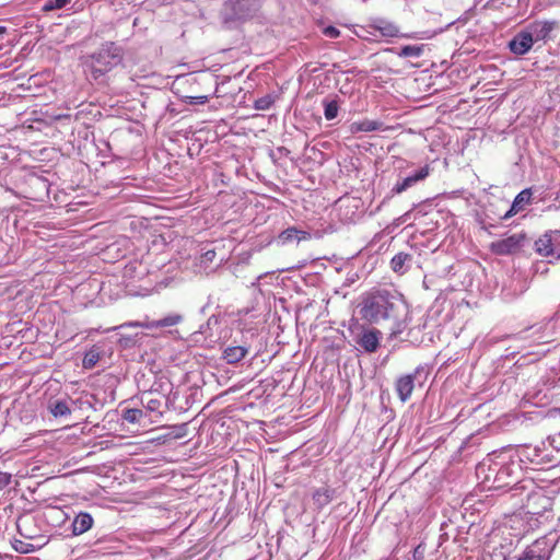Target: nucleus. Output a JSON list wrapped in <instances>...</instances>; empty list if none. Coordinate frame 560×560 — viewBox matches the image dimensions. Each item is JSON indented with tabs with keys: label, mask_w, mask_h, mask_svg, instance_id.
Returning <instances> with one entry per match:
<instances>
[{
	"label": "nucleus",
	"mask_w": 560,
	"mask_h": 560,
	"mask_svg": "<svg viewBox=\"0 0 560 560\" xmlns=\"http://www.w3.org/2000/svg\"><path fill=\"white\" fill-rule=\"evenodd\" d=\"M424 46L423 45H406L401 47L398 56L399 57H420L423 54Z\"/></svg>",
	"instance_id": "4be33fe9"
},
{
	"label": "nucleus",
	"mask_w": 560,
	"mask_h": 560,
	"mask_svg": "<svg viewBox=\"0 0 560 560\" xmlns=\"http://www.w3.org/2000/svg\"><path fill=\"white\" fill-rule=\"evenodd\" d=\"M395 294L384 288H372L361 296V318L370 324L388 320L395 316Z\"/></svg>",
	"instance_id": "f257e3e1"
},
{
	"label": "nucleus",
	"mask_w": 560,
	"mask_h": 560,
	"mask_svg": "<svg viewBox=\"0 0 560 560\" xmlns=\"http://www.w3.org/2000/svg\"><path fill=\"white\" fill-rule=\"evenodd\" d=\"M142 416V411L139 410V409H128L126 412H125V416L124 418L129 421V422H137L139 421V419L141 418Z\"/></svg>",
	"instance_id": "cd10ccee"
},
{
	"label": "nucleus",
	"mask_w": 560,
	"mask_h": 560,
	"mask_svg": "<svg viewBox=\"0 0 560 560\" xmlns=\"http://www.w3.org/2000/svg\"><path fill=\"white\" fill-rule=\"evenodd\" d=\"M415 388V376L412 374H407L399 377L396 382V390L398 397L401 401H407L413 392Z\"/></svg>",
	"instance_id": "ddd939ff"
},
{
	"label": "nucleus",
	"mask_w": 560,
	"mask_h": 560,
	"mask_svg": "<svg viewBox=\"0 0 560 560\" xmlns=\"http://www.w3.org/2000/svg\"><path fill=\"white\" fill-rule=\"evenodd\" d=\"M381 331L377 329H370L361 336L359 345L366 352H375L380 346Z\"/></svg>",
	"instance_id": "4468645a"
},
{
	"label": "nucleus",
	"mask_w": 560,
	"mask_h": 560,
	"mask_svg": "<svg viewBox=\"0 0 560 560\" xmlns=\"http://www.w3.org/2000/svg\"><path fill=\"white\" fill-rule=\"evenodd\" d=\"M91 58L92 75L94 79H97L121 62L122 51L114 42H106Z\"/></svg>",
	"instance_id": "f03ea898"
},
{
	"label": "nucleus",
	"mask_w": 560,
	"mask_h": 560,
	"mask_svg": "<svg viewBox=\"0 0 560 560\" xmlns=\"http://www.w3.org/2000/svg\"><path fill=\"white\" fill-rule=\"evenodd\" d=\"M273 103H275V97L270 94H267V95L256 100L254 103V107L258 110H267L273 105Z\"/></svg>",
	"instance_id": "393cba45"
},
{
	"label": "nucleus",
	"mask_w": 560,
	"mask_h": 560,
	"mask_svg": "<svg viewBox=\"0 0 560 560\" xmlns=\"http://www.w3.org/2000/svg\"><path fill=\"white\" fill-rule=\"evenodd\" d=\"M71 0H47L44 4V11L59 10L66 7Z\"/></svg>",
	"instance_id": "a878e982"
},
{
	"label": "nucleus",
	"mask_w": 560,
	"mask_h": 560,
	"mask_svg": "<svg viewBox=\"0 0 560 560\" xmlns=\"http://www.w3.org/2000/svg\"><path fill=\"white\" fill-rule=\"evenodd\" d=\"M517 560H545V556L536 547H527Z\"/></svg>",
	"instance_id": "5701e85b"
},
{
	"label": "nucleus",
	"mask_w": 560,
	"mask_h": 560,
	"mask_svg": "<svg viewBox=\"0 0 560 560\" xmlns=\"http://www.w3.org/2000/svg\"><path fill=\"white\" fill-rule=\"evenodd\" d=\"M187 102L189 104H206L208 102V96L207 95L187 96Z\"/></svg>",
	"instance_id": "7c9ffc66"
},
{
	"label": "nucleus",
	"mask_w": 560,
	"mask_h": 560,
	"mask_svg": "<svg viewBox=\"0 0 560 560\" xmlns=\"http://www.w3.org/2000/svg\"><path fill=\"white\" fill-rule=\"evenodd\" d=\"M248 353V349L243 346H233L229 347L223 352V358L229 364H235L242 361L246 354Z\"/></svg>",
	"instance_id": "dca6fc26"
},
{
	"label": "nucleus",
	"mask_w": 560,
	"mask_h": 560,
	"mask_svg": "<svg viewBox=\"0 0 560 560\" xmlns=\"http://www.w3.org/2000/svg\"><path fill=\"white\" fill-rule=\"evenodd\" d=\"M311 237H312L311 233H308L306 231L299 230L295 226H290V228L283 230L278 235V241L284 245V244L291 243L293 241H296V242L310 241Z\"/></svg>",
	"instance_id": "f8f14e48"
},
{
	"label": "nucleus",
	"mask_w": 560,
	"mask_h": 560,
	"mask_svg": "<svg viewBox=\"0 0 560 560\" xmlns=\"http://www.w3.org/2000/svg\"><path fill=\"white\" fill-rule=\"evenodd\" d=\"M410 260H411L410 254L400 252L392 258L390 268L393 269L394 272L405 273L406 272L405 265L407 261H410Z\"/></svg>",
	"instance_id": "6ab92c4d"
},
{
	"label": "nucleus",
	"mask_w": 560,
	"mask_h": 560,
	"mask_svg": "<svg viewBox=\"0 0 560 560\" xmlns=\"http://www.w3.org/2000/svg\"><path fill=\"white\" fill-rule=\"evenodd\" d=\"M93 517L88 512H80L72 523V534L75 536L86 533L93 526Z\"/></svg>",
	"instance_id": "2eb2a0df"
},
{
	"label": "nucleus",
	"mask_w": 560,
	"mask_h": 560,
	"mask_svg": "<svg viewBox=\"0 0 560 560\" xmlns=\"http://www.w3.org/2000/svg\"><path fill=\"white\" fill-rule=\"evenodd\" d=\"M512 472V469L510 466H502L495 475V478L493 480V485L489 488L500 489L505 486H509L510 482L505 481V478L510 477Z\"/></svg>",
	"instance_id": "aec40b11"
},
{
	"label": "nucleus",
	"mask_w": 560,
	"mask_h": 560,
	"mask_svg": "<svg viewBox=\"0 0 560 560\" xmlns=\"http://www.w3.org/2000/svg\"><path fill=\"white\" fill-rule=\"evenodd\" d=\"M526 240L527 234L525 232L514 233L492 242L489 245V249L498 256L513 255L521 250Z\"/></svg>",
	"instance_id": "39448f33"
},
{
	"label": "nucleus",
	"mask_w": 560,
	"mask_h": 560,
	"mask_svg": "<svg viewBox=\"0 0 560 560\" xmlns=\"http://www.w3.org/2000/svg\"><path fill=\"white\" fill-rule=\"evenodd\" d=\"M5 33H7V28L4 26H0V35L5 34Z\"/></svg>",
	"instance_id": "f704fd0d"
},
{
	"label": "nucleus",
	"mask_w": 560,
	"mask_h": 560,
	"mask_svg": "<svg viewBox=\"0 0 560 560\" xmlns=\"http://www.w3.org/2000/svg\"><path fill=\"white\" fill-rule=\"evenodd\" d=\"M339 110L338 102L332 100L325 102L324 115L327 120H331L337 117Z\"/></svg>",
	"instance_id": "b1692460"
},
{
	"label": "nucleus",
	"mask_w": 560,
	"mask_h": 560,
	"mask_svg": "<svg viewBox=\"0 0 560 560\" xmlns=\"http://www.w3.org/2000/svg\"><path fill=\"white\" fill-rule=\"evenodd\" d=\"M532 190L526 188L516 195L514 198L511 208L504 213L502 217L503 220H508L518 212L523 211L526 206H528L532 201Z\"/></svg>",
	"instance_id": "9d476101"
},
{
	"label": "nucleus",
	"mask_w": 560,
	"mask_h": 560,
	"mask_svg": "<svg viewBox=\"0 0 560 560\" xmlns=\"http://www.w3.org/2000/svg\"><path fill=\"white\" fill-rule=\"evenodd\" d=\"M525 487H516L511 490L510 499L514 500V505L529 509L532 514H541L550 506V499L541 490L524 493Z\"/></svg>",
	"instance_id": "7ed1b4c3"
},
{
	"label": "nucleus",
	"mask_w": 560,
	"mask_h": 560,
	"mask_svg": "<svg viewBox=\"0 0 560 560\" xmlns=\"http://www.w3.org/2000/svg\"><path fill=\"white\" fill-rule=\"evenodd\" d=\"M534 45V42L527 32V30H523L518 32L509 43L510 50L517 55L523 56L527 54Z\"/></svg>",
	"instance_id": "6e6552de"
},
{
	"label": "nucleus",
	"mask_w": 560,
	"mask_h": 560,
	"mask_svg": "<svg viewBox=\"0 0 560 560\" xmlns=\"http://www.w3.org/2000/svg\"><path fill=\"white\" fill-rule=\"evenodd\" d=\"M388 127L383 128V124L376 120L364 119L355 121L351 125L352 132H371L376 130H387Z\"/></svg>",
	"instance_id": "f3484780"
},
{
	"label": "nucleus",
	"mask_w": 560,
	"mask_h": 560,
	"mask_svg": "<svg viewBox=\"0 0 560 560\" xmlns=\"http://www.w3.org/2000/svg\"><path fill=\"white\" fill-rule=\"evenodd\" d=\"M371 27L373 30L380 32V34L385 37H407V38H416V39H422V38L429 37V36H417L416 34L402 35L399 32V27L395 23L389 22L384 19L374 20L373 23L371 24Z\"/></svg>",
	"instance_id": "0eeeda50"
},
{
	"label": "nucleus",
	"mask_w": 560,
	"mask_h": 560,
	"mask_svg": "<svg viewBox=\"0 0 560 560\" xmlns=\"http://www.w3.org/2000/svg\"><path fill=\"white\" fill-rule=\"evenodd\" d=\"M324 34L330 38H337L340 35V31L335 26H327L324 28Z\"/></svg>",
	"instance_id": "2f4dec72"
},
{
	"label": "nucleus",
	"mask_w": 560,
	"mask_h": 560,
	"mask_svg": "<svg viewBox=\"0 0 560 560\" xmlns=\"http://www.w3.org/2000/svg\"><path fill=\"white\" fill-rule=\"evenodd\" d=\"M161 406H162V402H161V400H160V399H153V398H151V399H149V400L147 401V408H148L149 410H151V411H159V412H161V411H160Z\"/></svg>",
	"instance_id": "c85d7f7f"
},
{
	"label": "nucleus",
	"mask_w": 560,
	"mask_h": 560,
	"mask_svg": "<svg viewBox=\"0 0 560 560\" xmlns=\"http://www.w3.org/2000/svg\"><path fill=\"white\" fill-rule=\"evenodd\" d=\"M508 524L511 529H522L525 526V522L521 515L513 514L509 517Z\"/></svg>",
	"instance_id": "bb28decb"
},
{
	"label": "nucleus",
	"mask_w": 560,
	"mask_h": 560,
	"mask_svg": "<svg viewBox=\"0 0 560 560\" xmlns=\"http://www.w3.org/2000/svg\"><path fill=\"white\" fill-rule=\"evenodd\" d=\"M535 252L545 258L560 259V230H549L534 243Z\"/></svg>",
	"instance_id": "20e7f679"
},
{
	"label": "nucleus",
	"mask_w": 560,
	"mask_h": 560,
	"mask_svg": "<svg viewBox=\"0 0 560 560\" xmlns=\"http://www.w3.org/2000/svg\"><path fill=\"white\" fill-rule=\"evenodd\" d=\"M429 174H430V167H429V165H425V166L421 167L419 171H417L413 175H410V176L406 177L404 180L397 183L394 186L393 191L395 194H401L405 190H407L409 187L415 185L416 183L427 178L429 176Z\"/></svg>",
	"instance_id": "9b49d317"
},
{
	"label": "nucleus",
	"mask_w": 560,
	"mask_h": 560,
	"mask_svg": "<svg viewBox=\"0 0 560 560\" xmlns=\"http://www.w3.org/2000/svg\"><path fill=\"white\" fill-rule=\"evenodd\" d=\"M215 256H217V253H215V250H214V249L207 250V252L201 256V262H202V264L212 262V261L215 259Z\"/></svg>",
	"instance_id": "c756f323"
},
{
	"label": "nucleus",
	"mask_w": 560,
	"mask_h": 560,
	"mask_svg": "<svg viewBox=\"0 0 560 560\" xmlns=\"http://www.w3.org/2000/svg\"><path fill=\"white\" fill-rule=\"evenodd\" d=\"M49 409L52 416L56 418L69 416L71 413V409L65 400H57L50 404Z\"/></svg>",
	"instance_id": "412c9836"
},
{
	"label": "nucleus",
	"mask_w": 560,
	"mask_h": 560,
	"mask_svg": "<svg viewBox=\"0 0 560 560\" xmlns=\"http://www.w3.org/2000/svg\"><path fill=\"white\" fill-rule=\"evenodd\" d=\"M423 551H424V547H422L421 545L417 546L413 550V560H422L423 559Z\"/></svg>",
	"instance_id": "72a5a7b5"
},
{
	"label": "nucleus",
	"mask_w": 560,
	"mask_h": 560,
	"mask_svg": "<svg viewBox=\"0 0 560 560\" xmlns=\"http://www.w3.org/2000/svg\"><path fill=\"white\" fill-rule=\"evenodd\" d=\"M182 320H183L182 315L171 314V315H167L164 318L159 319V320H153V322L145 323V324L139 323V322H130V323L122 324L121 327H141V328L152 329V328L176 326Z\"/></svg>",
	"instance_id": "1a4fd4ad"
},
{
	"label": "nucleus",
	"mask_w": 560,
	"mask_h": 560,
	"mask_svg": "<svg viewBox=\"0 0 560 560\" xmlns=\"http://www.w3.org/2000/svg\"><path fill=\"white\" fill-rule=\"evenodd\" d=\"M332 500V490L329 488H320L314 491L313 501L317 509H323Z\"/></svg>",
	"instance_id": "a211bd4d"
},
{
	"label": "nucleus",
	"mask_w": 560,
	"mask_h": 560,
	"mask_svg": "<svg viewBox=\"0 0 560 560\" xmlns=\"http://www.w3.org/2000/svg\"><path fill=\"white\" fill-rule=\"evenodd\" d=\"M11 481V475L0 471V490L7 487Z\"/></svg>",
	"instance_id": "473e14b6"
},
{
	"label": "nucleus",
	"mask_w": 560,
	"mask_h": 560,
	"mask_svg": "<svg viewBox=\"0 0 560 560\" xmlns=\"http://www.w3.org/2000/svg\"><path fill=\"white\" fill-rule=\"evenodd\" d=\"M558 23L556 21H534L526 30L533 42H547L551 39V33L556 30Z\"/></svg>",
	"instance_id": "423d86ee"
}]
</instances>
